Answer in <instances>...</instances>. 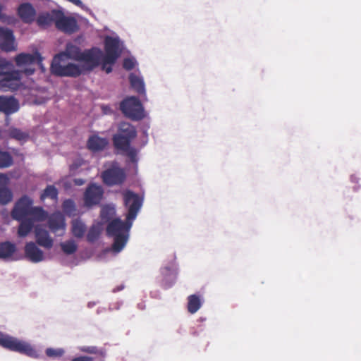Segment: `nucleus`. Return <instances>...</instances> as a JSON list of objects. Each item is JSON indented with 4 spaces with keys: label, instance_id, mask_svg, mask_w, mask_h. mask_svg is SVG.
Instances as JSON below:
<instances>
[{
    "label": "nucleus",
    "instance_id": "1",
    "mask_svg": "<svg viewBox=\"0 0 361 361\" xmlns=\"http://www.w3.org/2000/svg\"><path fill=\"white\" fill-rule=\"evenodd\" d=\"M133 224V221L126 218L125 221H123L120 217L114 218L109 222L106 228V233L113 242L111 247L106 250V252L118 254L125 248L130 238Z\"/></svg>",
    "mask_w": 361,
    "mask_h": 361
},
{
    "label": "nucleus",
    "instance_id": "2",
    "mask_svg": "<svg viewBox=\"0 0 361 361\" xmlns=\"http://www.w3.org/2000/svg\"><path fill=\"white\" fill-rule=\"evenodd\" d=\"M0 346L10 351L25 355L32 359H41L43 356L31 343L0 331Z\"/></svg>",
    "mask_w": 361,
    "mask_h": 361
},
{
    "label": "nucleus",
    "instance_id": "3",
    "mask_svg": "<svg viewBox=\"0 0 361 361\" xmlns=\"http://www.w3.org/2000/svg\"><path fill=\"white\" fill-rule=\"evenodd\" d=\"M99 47H93L90 49H86L82 51L81 49L73 44L72 42H68L66 44L65 49L63 51L54 56V58L62 59H70L78 62H82L86 64L88 62H92L94 65L96 64L97 55L99 54Z\"/></svg>",
    "mask_w": 361,
    "mask_h": 361
},
{
    "label": "nucleus",
    "instance_id": "4",
    "mask_svg": "<svg viewBox=\"0 0 361 361\" xmlns=\"http://www.w3.org/2000/svg\"><path fill=\"white\" fill-rule=\"evenodd\" d=\"M122 114L133 121H139L145 117V108L141 100L136 96L124 98L119 104Z\"/></svg>",
    "mask_w": 361,
    "mask_h": 361
},
{
    "label": "nucleus",
    "instance_id": "5",
    "mask_svg": "<svg viewBox=\"0 0 361 361\" xmlns=\"http://www.w3.org/2000/svg\"><path fill=\"white\" fill-rule=\"evenodd\" d=\"M64 61V59L54 57L50 66L51 73L58 77L78 78L86 71L84 63L80 65L69 62L62 65L61 63Z\"/></svg>",
    "mask_w": 361,
    "mask_h": 361
},
{
    "label": "nucleus",
    "instance_id": "6",
    "mask_svg": "<svg viewBox=\"0 0 361 361\" xmlns=\"http://www.w3.org/2000/svg\"><path fill=\"white\" fill-rule=\"evenodd\" d=\"M135 127L131 123L123 121L118 123L116 132L112 136V142L115 149L128 147L137 137Z\"/></svg>",
    "mask_w": 361,
    "mask_h": 361
},
{
    "label": "nucleus",
    "instance_id": "7",
    "mask_svg": "<svg viewBox=\"0 0 361 361\" xmlns=\"http://www.w3.org/2000/svg\"><path fill=\"white\" fill-rule=\"evenodd\" d=\"M122 196L123 204L127 211L126 218L130 221H134L142 207L144 196L130 189L123 190L122 192Z\"/></svg>",
    "mask_w": 361,
    "mask_h": 361
},
{
    "label": "nucleus",
    "instance_id": "8",
    "mask_svg": "<svg viewBox=\"0 0 361 361\" xmlns=\"http://www.w3.org/2000/svg\"><path fill=\"white\" fill-rule=\"evenodd\" d=\"M178 272V264L174 257L160 268L159 276L157 278L159 285L165 290L172 288L176 283Z\"/></svg>",
    "mask_w": 361,
    "mask_h": 361
},
{
    "label": "nucleus",
    "instance_id": "9",
    "mask_svg": "<svg viewBox=\"0 0 361 361\" xmlns=\"http://www.w3.org/2000/svg\"><path fill=\"white\" fill-rule=\"evenodd\" d=\"M22 75L21 71L16 69L13 62L8 61V64L0 69V90H16L17 86L14 82L20 81Z\"/></svg>",
    "mask_w": 361,
    "mask_h": 361
},
{
    "label": "nucleus",
    "instance_id": "10",
    "mask_svg": "<svg viewBox=\"0 0 361 361\" xmlns=\"http://www.w3.org/2000/svg\"><path fill=\"white\" fill-rule=\"evenodd\" d=\"M42 56L38 51H35L32 53L21 52L14 57V61L16 65L21 71V74H24L26 76L32 75L35 68L32 67L35 64L36 61H41Z\"/></svg>",
    "mask_w": 361,
    "mask_h": 361
},
{
    "label": "nucleus",
    "instance_id": "11",
    "mask_svg": "<svg viewBox=\"0 0 361 361\" xmlns=\"http://www.w3.org/2000/svg\"><path fill=\"white\" fill-rule=\"evenodd\" d=\"M101 177L105 185L111 187L122 185L126 181L127 176L125 170L117 163H114L102 173Z\"/></svg>",
    "mask_w": 361,
    "mask_h": 361
},
{
    "label": "nucleus",
    "instance_id": "12",
    "mask_svg": "<svg viewBox=\"0 0 361 361\" xmlns=\"http://www.w3.org/2000/svg\"><path fill=\"white\" fill-rule=\"evenodd\" d=\"M104 42L105 50L104 56H106L111 63H116L123 52V42L118 35L114 37L106 35Z\"/></svg>",
    "mask_w": 361,
    "mask_h": 361
},
{
    "label": "nucleus",
    "instance_id": "13",
    "mask_svg": "<svg viewBox=\"0 0 361 361\" xmlns=\"http://www.w3.org/2000/svg\"><path fill=\"white\" fill-rule=\"evenodd\" d=\"M104 190L102 185L95 183H90L84 192V206L90 209L100 204L104 198Z\"/></svg>",
    "mask_w": 361,
    "mask_h": 361
},
{
    "label": "nucleus",
    "instance_id": "14",
    "mask_svg": "<svg viewBox=\"0 0 361 361\" xmlns=\"http://www.w3.org/2000/svg\"><path fill=\"white\" fill-rule=\"evenodd\" d=\"M33 207V200L27 195H23L15 203L11 211V216L14 220H20L28 217Z\"/></svg>",
    "mask_w": 361,
    "mask_h": 361
},
{
    "label": "nucleus",
    "instance_id": "15",
    "mask_svg": "<svg viewBox=\"0 0 361 361\" xmlns=\"http://www.w3.org/2000/svg\"><path fill=\"white\" fill-rule=\"evenodd\" d=\"M55 17L56 19L55 26L58 30L68 34L74 33L78 30L77 20L74 17L66 16L62 8L59 9Z\"/></svg>",
    "mask_w": 361,
    "mask_h": 361
},
{
    "label": "nucleus",
    "instance_id": "16",
    "mask_svg": "<svg viewBox=\"0 0 361 361\" xmlns=\"http://www.w3.org/2000/svg\"><path fill=\"white\" fill-rule=\"evenodd\" d=\"M20 109L19 101L14 96L0 95V113L6 116V121H9V116Z\"/></svg>",
    "mask_w": 361,
    "mask_h": 361
},
{
    "label": "nucleus",
    "instance_id": "17",
    "mask_svg": "<svg viewBox=\"0 0 361 361\" xmlns=\"http://www.w3.org/2000/svg\"><path fill=\"white\" fill-rule=\"evenodd\" d=\"M19 257H23V259H27L32 263H39L44 259V254L35 243L30 241L26 243L24 247V255Z\"/></svg>",
    "mask_w": 361,
    "mask_h": 361
},
{
    "label": "nucleus",
    "instance_id": "18",
    "mask_svg": "<svg viewBox=\"0 0 361 361\" xmlns=\"http://www.w3.org/2000/svg\"><path fill=\"white\" fill-rule=\"evenodd\" d=\"M15 39V36L11 29L0 27V49L1 51L6 52L16 51Z\"/></svg>",
    "mask_w": 361,
    "mask_h": 361
},
{
    "label": "nucleus",
    "instance_id": "19",
    "mask_svg": "<svg viewBox=\"0 0 361 361\" xmlns=\"http://www.w3.org/2000/svg\"><path fill=\"white\" fill-rule=\"evenodd\" d=\"M128 81L132 90L137 93L144 101L147 100L145 82L143 77L135 73H130L128 75Z\"/></svg>",
    "mask_w": 361,
    "mask_h": 361
},
{
    "label": "nucleus",
    "instance_id": "20",
    "mask_svg": "<svg viewBox=\"0 0 361 361\" xmlns=\"http://www.w3.org/2000/svg\"><path fill=\"white\" fill-rule=\"evenodd\" d=\"M47 224L50 231L56 233L59 231L61 230L62 233L59 235H63L66 229V220L63 214L61 212H55L47 218Z\"/></svg>",
    "mask_w": 361,
    "mask_h": 361
},
{
    "label": "nucleus",
    "instance_id": "21",
    "mask_svg": "<svg viewBox=\"0 0 361 361\" xmlns=\"http://www.w3.org/2000/svg\"><path fill=\"white\" fill-rule=\"evenodd\" d=\"M35 243L37 245L49 250L53 247L54 240L48 231L37 225L35 227Z\"/></svg>",
    "mask_w": 361,
    "mask_h": 361
},
{
    "label": "nucleus",
    "instance_id": "22",
    "mask_svg": "<svg viewBox=\"0 0 361 361\" xmlns=\"http://www.w3.org/2000/svg\"><path fill=\"white\" fill-rule=\"evenodd\" d=\"M16 251L17 247L15 243L11 241L0 243V259L5 262L23 259V257H13Z\"/></svg>",
    "mask_w": 361,
    "mask_h": 361
},
{
    "label": "nucleus",
    "instance_id": "23",
    "mask_svg": "<svg viewBox=\"0 0 361 361\" xmlns=\"http://www.w3.org/2000/svg\"><path fill=\"white\" fill-rule=\"evenodd\" d=\"M36 13L35 8L29 2L20 4L17 8L18 16L23 23L27 24L32 23L35 20Z\"/></svg>",
    "mask_w": 361,
    "mask_h": 361
},
{
    "label": "nucleus",
    "instance_id": "24",
    "mask_svg": "<svg viewBox=\"0 0 361 361\" xmlns=\"http://www.w3.org/2000/svg\"><path fill=\"white\" fill-rule=\"evenodd\" d=\"M109 145V140L106 137H101L98 135H92L87 141V148L93 152L104 150Z\"/></svg>",
    "mask_w": 361,
    "mask_h": 361
},
{
    "label": "nucleus",
    "instance_id": "25",
    "mask_svg": "<svg viewBox=\"0 0 361 361\" xmlns=\"http://www.w3.org/2000/svg\"><path fill=\"white\" fill-rule=\"evenodd\" d=\"M59 9H52L50 11L40 13L37 18V23L40 27L49 26L51 24H56V16L59 13Z\"/></svg>",
    "mask_w": 361,
    "mask_h": 361
},
{
    "label": "nucleus",
    "instance_id": "26",
    "mask_svg": "<svg viewBox=\"0 0 361 361\" xmlns=\"http://www.w3.org/2000/svg\"><path fill=\"white\" fill-rule=\"evenodd\" d=\"M116 149L120 152L121 154L126 156L128 158V164H132L135 167L137 166V163L139 161V158L137 156L139 150L137 149L132 146V145H130L128 147H123L118 148Z\"/></svg>",
    "mask_w": 361,
    "mask_h": 361
},
{
    "label": "nucleus",
    "instance_id": "27",
    "mask_svg": "<svg viewBox=\"0 0 361 361\" xmlns=\"http://www.w3.org/2000/svg\"><path fill=\"white\" fill-rule=\"evenodd\" d=\"M99 51H100L99 54H96V55H97L96 62H97V63H96V64L94 67H93L94 65L92 64V62H88L86 64H84V68H85L86 72H91L95 68H97L99 66H101L102 70L105 71L106 68H107V66L109 65H114L115 63H111L108 59H106V56H104V54L100 48H99Z\"/></svg>",
    "mask_w": 361,
    "mask_h": 361
},
{
    "label": "nucleus",
    "instance_id": "28",
    "mask_svg": "<svg viewBox=\"0 0 361 361\" xmlns=\"http://www.w3.org/2000/svg\"><path fill=\"white\" fill-rule=\"evenodd\" d=\"M20 222L18 228V235L20 238L26 237L32 230L35 226L32 219L25 217L20 220H17Z\"/></svg>",
    "mask_w": 361,
    "mask_h": 361
},
{
    "label": "nucleus",
    "instance_id": "29",
    "mask_svg": "<svg viewBox=\"0 0 361 361\" xmlns=\"http://www.w3.org/2000/svg\"><path fill=\"white\" fill-rule=\"evenodd\" d=\"M116 207L113 204H106L102 206L99 217L103 224H109L116 214Z\"/></svg>",
    "mask_w": 361,
    "mask_h": 361
},
{
    "label": "nucleus",
    "instance_id": "30",
    "mask_svg": "<svg viewBox=\"0 0 361 361\" xmlns=\"http://www.w3.org/2000/svg\"><path fill=\"white\" fill-rule=\"evenodd\" d=\"M203 298L197 294H192L188 297L187 309L190 314L196 313L202 306Z\"/></svg>",
    "mask_w": 361,
    "mask_h": 361
},
{
    "label": "nucleus",
    "instance_id": "31",
    "mask_svg": "<svg viewBox=\"0 0 361 361\" xmlns=\"http://www.w3.org/2000/svg\"><path fill=\"white\" fill-rule=\"evenodd\" d=\"M87 231L86 224L80 218H77L71 221V233L77 238H82Z\"/></svg>",
    "mask_w": 361,
    "mask_h": 361
},
{
    "label": "nucleus",
    "instance_id": "32",
    "mask_svg": "<svg viewBox=\"0 0 361 361\" xmlns=\"http://www.w3.org/2000/svg\"><path fill=\"white\" fill-rule=\"evenodd\" d=\"M30 219H33V222L35 221H44L49 217V213L43 209L42 207L37 206L32 207L30 215Z\"/></svg>",
    "mask_w": 361,
    "mask_h": 361
},
{
    "label": "nucleus",
    "instance_id": "33",
    "mask_svg": "<svg viewBox=\"0 0 361 361\" xmlns=\"http://www.w3.org/2000/svg\"><path fill=\"white\" fill-rule=\"evenodd\" d=\"M8 135L13 139L18 141L25 142L28 140L30 135L29 133L23 131L20 128L12 127L8 130Z\"/></svg>",
    "mask_w": 361,
    "mask_h": 361
},
{
    "label": "nucleus",
    "instance_id": "34",
    "mask_svg": "<svg viewBox=\"0 0 361 361\" xmlns=\"http://www.w3.org/2000/svg\"><path fill=\"white\" fill-rule=\"evenodd\" d=\"M13 194L11 190L6 187H0V205L4 206L11 202L13 200Z\"/></svg>",
    "mask_w": 361,
    "mask_h": 361
},
{
    "label": "nucleus",
    "instance_id": "35",
    "mask_svg": "<svg viewBox=\"0 0 361 361\" xmlns=\"http://www.w3.org/2000/svg\"><path fill=\"white\" fill-rule=\"evenodd\" d=\"M59 191L53 185H47L40 195V199L44 200L46 198L56 200L58 198Z\"/></svg>",
    "mask_w": 361,
    "mask_h": 361
},
{
    "label": "nucleus",
    "instance_id": "36",
    "mask_svg": "<svg viewBox=\"0 0 361 361\" xmlns=\"http://www.w3.org/2000/svg\"><path fill=\"white\" fill-rule=\"evenodd\" d=\"M63 212L68 216H73L75 215L76 205L73 200L68 198L66 199L62 203Z\"/></svg>",
    "mask_w": 361,
    "mask_h": 361
},
{
    "label": "nucleus",
    "instance_id": "37",
    "mask_svg": "<svg viewBox=\"0 0 361 361\" xmlns=\"http://www.w3.org/2000/svg\"><path fill=\"white\" fill-rule=\"evenodd\" d=\"M60 247L62 251L66 255H73L78 250V245L75 243V241L72 239L66 240L65 242H61L60 243Z\"/></svg>",
    "mask_w": 361,
    "mask_h": 361
},
{
    "label": "nucleus",
    "instance_id": "38",
    "mask_svg": "<svg viewBox=\"0 0 361 361\" xmlns=\"http://www.w3.org/2000/svg\"><path fill=\"white\" fill-rule=\"evenodd\" d=\"M101 233V229L98 226L92 225L88 230L87 234V240L90 243H94L99 237Z\"/></svg>",
    "mask_w": 361,
    "mask_h": 361
},
{
    "label": "nucleus",
    "instance_id": "39",
    "mask_svg": "<svg viewBox=\"0 0 361 361\" xmlns=\"http://www.w3.org/2000/svg\"><path fill=\"white\" fill-rule=\"evenodd\" d=\"M13 162V157L9 152L0 150V169L8 168Z\"/></svg>",
    "mask_w": 361,
    "mask_h": 361
},
{
    "label": "nucleus",
    "instance_id": "40",
    "mask_svg": "<svg viewBox=\"0 0 361 361\" xmlns=\"http://www.w3.org/2000/svg\"><path fill=\"white\" fill-rule=\"evenodd\" d=\"M65 353V350L63 348H47L45 350V354L48 357L50 358H59L63 356Z\"/></svg>",
    "mask_w": 361,
    "mask_h": 361
},
{
    "label": "nucleus",
    "instance_id": "41",
    "mask_svg": "<svg viewBox=\"0 0 361 361\" xmlns=\"http://www.w3.org/2000/svg\"><path fill=\"white\" fill-rule=\"evenodd\" d=\"M137 64V62L135 57H128L124 59L123 62V67L126 71H131Z\"/></svg>",
    "mask_w": 361,
    "mask_h": 361
},
{
    "label": "nucleus",
    "instance_id": "42",
    "mask_svg": "<svg viewBox=\"0 0 361 361\" xmlns=\"http://www.w3.org/2000/svg\"><path fill=\"white\" fill-rule=\"evenodd\" d=\"M0 20L2 22L8 25H14L17 23L18 20L14 16H8L1 13Z\"/></svg>",
    "mask_w": 361,
    "mask_h": 361
},
{
    "label": "nucleus",
    "instance_id": "43",
    "mask_svg": "<svg viewBox=\"0 0 361 361\" xmlns=\"http://www.w3.org/2000/svg\"><path fill=\"white\" fill-rule=\"evenodd\" d=\"M82 352L90 353V354H97L99 353V350L96 346H83L80 348ZM102 354V352H100Z\"/></svg>",
    "mask_w": 361,
    "mask_h": 361
},
{
    "label": "nucleus",
    "instance_id": "44",
    "mask_svg": "<svg viewBox=\"0 0 361 361\" xmlns=\"http://www.w3.org/2000/svg\"><path fill=\"white\" fill-rule=\"evenodd\" d=\"M8 183V178L5 173H0V187H6Z\"/></svg>",
    "mask_w": 361,
    "mask_h": 361
},
{
    "label": "nucleus",
    "instance_id": "45",
    "mask_svg": "<svg viewBox=\"0 0 361 361\" xmlns=\"http://www.w3.org/2000/svg\"><path fill=\"white\" fill-rule=\"evenodd\" d=\"M93 360L94 359L92 357L81 355L73 358L71 361H93Z\"/></svg>",
    "mask_w": 361,
    "mask_h": 361
},
{
    "label": "nucleus",
    "instance_id": "46",
    "mask_svg": "<svg viewBox=\"0 0 361 361\" xmlns=\"http://www.w3.org/2000/svg\"><path fill=\"white\" fill-rule=\"evenodd\" d=\"M73 183L77 186H81L85 184V180H84L82 178H74Z\"/></svg>",
    "mask_w": 361,
    "mask_h": 361
},
{
    "label": "nucleus",
    "instance_id": "47",
    "mask_svg": "<svg viewBox=\"0 0 361 361\" xmlns=\"http://www.w3.org/2000/svg\"><path fill=\"white\" fill-rule=\"evenodd\" d=\"M7 64H8V60L0 56V69H2Z\"/></svg>",
    "mask_w": 361,
    "mask_h": 361
},
{
    "label": "nucleus",
    "instance_id": "48",
    "mask_svg": "<svg viewBox=\"0 0 361 361\" xmlns=\"http://www.w3.org/2000/svg\"><path fill=\"white\" fill-rule=\"evenodd\" d=\"M42 61H43V59L40 61V62H39V61H36L35 63H37L39 66V67L42 70V72L44 73L46 68L42 63Z\"/></svg>",
    "mask_w": 361,
    "mask_h": 361
},
{
    "label": "nucleus",
    "instance_id": "49",
    "mask_svg": "<svg viewBox=\"0 0 361 361\" xmlns=\"http://www.w3.org/2000/svg\"><path fill=\"white\" fill-rule=\"evenodd\" d=\"M123 288H124V286L120 285V286H118L116 288H114L112 291H113V293H117L118 291L122 290Z\"/></svg>",
    "mask_w": 361,
    "mask_h": 361
},
{
    "label": "nucleus",
    "instance_id": "50",
    "mask_svg": "<svg viewBox=\"0 0 361 361\" xmlns=\"http://www.w3.org/2000/svg\"><path fill=\"white\" fill-rule=\"evenodd\" d=\"M97 303H98V302L90 301V302H87V307L88 308H92V307H94Z\"/></svg>",
    "mask_w": 361,
    "mask_h": 361
},
{
    "label": "nucleus",
    "instance_id": "51",
    "mask_svg": "<svg viewBox=\"0 0 361 361\" xmlns=\"http://www.w3.org/2000/svg\"><path fill=\"white\" fill-rule=\"evenodd\" d=\"M359 178L355 175L350 176V181L352 183H358Z\"/></svg>",
    "mask_w": 361,
    "mask_h": 361
},
{
    "label": "nucleus",
    "instance_id": "52",
    "mask_svg": "<svg viewBox=\"0 0 361 361\" xmlns=\"http://www.w3.org/2000/svg\"><path fill=\"white\" fill-rule=\"evenodd\" d=\"M149 128V125H147L146 126V128L145 129H143V130H142V133L145 137H148L147 130H148Z\"/></svg>",
    "mask_w": 361,
    "mask_h": 361
},
{
    "label": "nucleus",
    "instance_id": "53",
    "mask_svg": "<svg viewBox=\"0 0 361 361\" xmlns=\"http://www.w3.org/2000/svg\"><path fill=\"white\" fill-rule=\"evenodd\" d=\"M112 66H113V65H109V66H107V68H106V70H105V72H106V73H111V72H112V71H113Z\"/></svg>",
    "mask_w": 361,
    "mask_h": 361
},
{
    "label": "nucleus",
    "instance_id": "54",
    "mask_svg": "<svg viewBox=\"0 0 361 361\" xmlns=\"http://www.w3.org/2000/svg\"><path fill=\"white\" fill-rule=\"evenodd\" d=\"M106 310V308L105 307H99L97 308V314H99L102 312H104V311Z\"/></svg>",
    "mask_w": 361,
    "mask_h": 361
},
{
    "label": "nucleus",
    "instance_id": "55",
    "mask_svg": "<svg viewBox=\"0 0 361 361\" xmlns=\"http://www.w3.org/2000/svg\"><path fill=\"white\" fill-rule=\"evenodd\" d=\"M148 142V137H145V140H143L142 143V147L145 146Z\"/></svg>",
    "mask_w": 361,
    "mask_h": 361
}]
</instances>
